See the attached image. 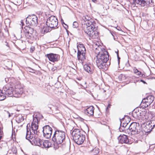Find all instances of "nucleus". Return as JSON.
I'll return each instance as SVG.
<instances>
[{"label":"nucleus","instance_id":"f257e3e1","mask_svg":"<svg viewBox=\"0 0 155 155\" xmlns=\"http://www.w3.org/2000/svg\"><path fill=\"white\" fill-rule=\"evenodd\" d=\"M82 21L85 22L83 25L84 31L90 37L95 38L97 33L95 22L91 19L89 15H88L83 16Z\"/></svg>","mask_w":155,"mask_h":155},{"label":"nucleus","instance_id":"f03ea898","mask_svg":"<svg viewBox=\"0 0 155 155\" xmlns=\"http://www.w3.org/2000/svg\"><path fill=\"white\" fill-rule=\"evenodd\" d=\"M95 52L97 54L96 61L97 65L100 69H104L106 62L109 59L108 52L104 49H101L99 46L96 48Z\"/></svg>","mask_w":155,"mask_h":155},{"label":"nucleus","instance_id":"7ed1b4c3","mask_svg":"<svg viewBox=\"0 0 155 155\" xmlns=\"http://www.w3.org/2000/svg\"><path fill=\"white\" fill-rule=\"evenodd\" d=\"M72 136L74 141L78 144H82L85 139V136L81 134L78 129H74L72 132Z\"/></svg>","mask_w":155,"mask_h":155},{"label":"nucleus","instance_id":"20e7f679","mask_svg":"<svg viewBox=\"0 0 155 155\" xmlns=\"http://www.w3.org/2000/svg\"><path fill=\"white\" fill-rule=\"evenodd\" d=\"M65 133L62 130H56L53 135L52 140L58 144H61L65 141Z\"/></svg>","mask_w":155,"mask_h":155},{"label":"nucleus","instance_id":"39448f33","mask_svg":"<svg viewBox=\"0 0 155 155\" xmlns=\"http://www.w3.org/2000/svg\"><path fill=\"white\" fill-rule=\"evenodd\" d=\"M78 50V58L79 60L81 61L86 59V49L83 45L79 44L77 45Z\"/></svg>","mask_w":155,"mask_h":155},{"label":"nucleus","instance_id":"423d86ee","mask_svg":"<svg viewBox=\"0 0 155 155\" xmlns=\"http://www.w3.org/2000/svg\"><path fill=\"white\" fill-rule=\"evenodd\" d=\"M46 23L50 28L54 29L58 25V21L55 16H52L47 19Z\"/></svg>","mask_w":155,"mask_h":155},{"label":"nucleus","instance_id":"0eeeda50","mask_svg":"<svg viewBox=\"0 0 155 155\" xmlns=\"http://www.w3.org/2000/svg\"><path fill=\"white\" fill-rule=\"evenodd\" d=\"M26 22L28 26H35L38 24V18L34 15L29 16L26 18Z\"/></svg>","mask_w":155,"mask_h":155},{"label":"nucleus","instance_id":"6e6552de","mask_svg":"<svg viewBox=\"0 0 155 155\" xmlns=\"http://www.w3.org/2000/svg\"><path fill=\"white\" fill-rule=\"evenodd\" d=\"M28 126H27V132L26 134V139L28 140L32 145H35L36 144L37 141L38 139L37 136H35L34 137L33 135L31 134V132L30 129L28 128Z\"/></svg>","mask_w":155,"mask_h":155},{"label":"nucleus","instance_id":"1a4fd4ad","mask_svg":"<svg viewBox=\"0 0 155 155\" xmlns=\"http://www.w3.org/2000/svg\"><path fill=\"white\" fill-rule=\"evenodd\" d=\"M140 128L138 123L134 122L130 125L129 129L131 132V134H140L141 132Z\"/></svg>","mask_w":155,"mask_h":155},{"label":"nucleus","instance_id":"9d476101","mask_svg":"<svg viewBox=\"0 0 155 155\" xmlns=\"http://www.w3.org/2000/svg\"><path fill=\"white\" fill-rule=\"evenodd\" d=\"M154 100L153 96L152 95H149L143 100L141 105L145 108L148 107L153 102Z\"/></svg>","mask_w":155,"mask_h":155},{"label":"nucleus","instance_id":"9b49d317","mask_svg":"<svg viewBox=\"0 0 155 155\" xmlns=\"http://www.w3.org/2000/svg\"><path fill=\"white\" fill-rule=\"evenodd\" d=\"M130 3L136 5V4L140 5L142 6H144L146 5H149L152 2V0H130Z\"/></svg>","mask_w":155,"mask_h":155},{"label":"nucleus","instance_id":"f8f14e48","mask_svg":"<svg viewBox=\"0 0 155 155\" xmlns=\"http://www.w3.org/2000/svg\"><path fill=\"white\" fill-rule=\"evenodd\" d=\"M43 132L45 137L49 139L51 137L52 129L49 125H46L43 127Z\"/></svg>","mask_w":155,"mask_h":155},{"label":"nucleus","instance_id":"ddd939ff","mask_svg":"<svg viewBox=\"0 0 155 155\" xmlns=\"http://www.w3.org/2000/svg\"><path fill=\"white\" fill-rule=\"evenodd\" d=\"M33 120L31 125V129L32 132L35 134H37L38 130V118L36 117H33Z\"/></svg>","mask_w":155,"mask_h":155},{"label":"nucleus","instance_id":"4468645a","mask_svg":"<svg viewBox=\"0 0 155 155\" xmlns=\"http://www.w3.org/2000/svg\"><path fill=\"white\" fill-rule=\"evenodd\" d=\"M5 96L6 95L8 97L14 96V88L12 87H9L5 86L3 88Z\"/></svg>","mask_w":155,"mask_h":155},{"label":"nucleus","instance_id":"2eb2a0df","mask_svg":"<svg viewBox=\"0 0 155 155\" xmlns=\"http://www.w3.org/2000/svg\"><path fill=\"white\" fill-rule=\"evenodd\" d=\"M23 88L20 84L15 86V89L14 90V96L19 97L23 93Z\"/></svg>","mask_w":155,"mask_h":155},{"label":"nucleus","instance_id":"dca6fc26","mask_svg":"<svg viewBox=\"0 0 155 155\" xmlns=\"http://www.w3.org/2000/svg\"><path fill=\"white\" fill-rule=\"evenodd\" d=\"M25 37L28 39H31L33 37V29L29 27H27L25 28Z\"/></svg>","mask_w":155,"mask_h":155},{"label":"nucleus","instance_id":"f3484780","mask_svg":"<svg viewBox=\"0 0 155 155\" xmlns=\"http://www.w3.org/2000/svg\"><path fill=\"white\" fill-rule=\"evenodd\" d=\"M50 61L52 62L57 61L59 58V56L56 54L50 53L45 55Z\"/></svg>","mask_w":155,"mask_h":155},{"label":"nucleus","instance_id":"a211bd4d","mask_svg":"<svg viewBox=\"0 0 155 155\" xmlns=\"http://www.w3.org/2000/svg\"><path fill=\"white\" fill-rule=\"evenodd\" d=\"M119 142L120 143H129V140L127 136L125 135H120L118 137Z\"/></svg>","mask_w":155,"mask_h":155},{"label":"nucleus","instance_id":"6ab92c4d","mask_svg":"<svg viewBox=\"0 0 155 155\" xmlns=\"http://www.w3.org/2000/svg\"><path fill=\"white\" fill-rule=\"evenodd\" d=\"M84 70L90 74H92L93 71L94 69L92 66L91 64H85L84 65Z\"/></svg>","mask_w":155,"mask_h":155},{"label":"nucleus","instance_id":"aec40b11","mask_svg":"<svg viewBox=\"0 0 155 155\" xmlns=\"http://www.w3.org/2000/svg\"><path fill=\"white\" fill-rule=\"evenodd\" d=\"M94 108L93 106H91L87 108L84 111L85 113L89 116L93 115Z\"/></svg>","mask_w":155,"mask_h":155},{"label":"nucleus","instance_id":"412c9836","mask_svg":"<svg viewBox=\"0 0 155 155\" xmlns=\"http://www.w3.org/2000/svg\"><path fill=\"white\" fill-rule=\"evenodd\" d=\"M49 27L46 25H43L41 28V32L42 33H47L51 31L49 29Z\"/></svg>","mask_w":155,"mask_h":155},{"label":"nucleus","instance_id":"4be33fe9","mask_svg":"<svg viewBox=\"0 0 155 155\" xmlns=\"http://www.w3.org/2000/svg\"><path fill=\"white\" fill-rule=\"evenodd\" d=\"M24 119L23 117L21 114H20L16 117V121L18 123H20L23 121Z\"/></svg>","mask_w":155,"mask_h":155},{"label":"nucleus","instance_id":"5701e85b","mask_svg":"<svg viewBox=\"0 0 155 155\" xmlns=\"http://www.w3.org/2000/svg\"><path fill=\"white\" fill-rule=\"evenodd\" d=\"M50 143L47 140H43L41 147L48 148L50 147Z\"/></svg>","mask_w":155,"mask_h":155},{"label":"nucleus","instance_id":"b1692460","mask_svg":"<svg viewBox=\"0 0 155 155\" xmlns=\"http://www.w3.org/2000/svg\"><path fill=\"white\" fill-rule=\"evenodd\" d=\"M6 96L3 91V90H0V101L4 100L6 98Z\"/></svg>","mask_w":155,"mask_h":155},{"label":"nucleus","instance_id":"393cba45","mask_svg":"<svg viewBox=\"0 0 155 155\" xmlns=\"http://www.w3.org/2000/svg\"><path fill=\"white\" fill-rule=\"evenodd\" d=\"M152 125L149 124L147 125L145 127V131L146 132H150L153 129V128H151Z\"/></svg>","mask_w":155,"mask_h":155},{"label":"nucleus","instance_id":"a878e982","mask_svg":"<svg viewBox=\"0 0 155 155\" xmlns=\"http://www.w3.org/2000/svg\"><path fill=\"white\" fill-rule=\"evenodd\" d=\"M133 71L134 74H136L139 76H140L141 74V73L140 71H138L136 68H134L133 69Z\"/></svg>","mask_w":155,"mask_h":155},{"label":"nucleus","instance_id":"bb28decb","mask_svg":"<svg viewBox=\"0 0 155 155\" xmlns=\"http://www.w3.org/2000/svg\"><path fill=\"white\" fill-rule=\"evenodd\" d=\"M43 141V140H41L39 139L38 138L37 141V143H36L37 144H35V145L41 147L42 146Z\"/></svg>","mask_w":155,"mask_h":155},{"label":"nucleus","instance_id":"cd10ccee","mask_svg":"<svg viewBox=\"0 0 155 155\" xmlns=\"http://www.w3.org/2000/svg\"><path fill=\"white\" fill-rule=\"evenodd\" d=\"M78 26V23L76 21H74L73 22V27L74 28H77Z\"/></svg>","mask_w":155,"mask_h":155},{"label":"nucleus","instance_id":"c85d7f7f","mask_svg":"<svg viewBox=\"0 0 155 155\" xmlns=\"http://www.w3.org/2000/svg\"><path fill=\"white\" fill-rule=\"evenodd\" d=\"M151 124H152V125L153 126L152 127L153 128L155 127V120H152L151 122Z\"/></svg>","mask_w":155,"mask_h":155},{"label":"nucleus","instance_id":"c756f323","mask_svg":"<svg viewBox=\"0 0 155 155\" xmlns=\"http://www.w3.org/2000/svg\"><path fill=\"white\" fill-rule=\"evenodd\" d=\"M117 58H118V64H119V63H120V58L119 57V55H118V53L117 52Z\"/></svg>","mask_w":155,"mask_h":155},{"label":"nucleus","instance_id":"7c9ffc66","mask_svg":"<svg viewBox=\"0 0 155 155\" xmlns=\"http://www.w3.org/2000/svg\"><path fill=\"white\" fill-rule=\"evenodd\" d=\"M20 23H21L20 25H21L22 26V27L24 25V23L23 20H21L20 21Z\"/></svg>","mask_w":155,"mask_h":155},{"label":"nucleus","instance_id":"2f4dec72","mask_svg":"<svg viewBox=\"0 0 155 155\" xmlns=\"http://www.w3.org/2000/svg\"><path fill=\"white\" fill-rule=\"evenodd\" d=\"M2 131L1 129V127H0V140H1L2 137V136H1V135L2 134Z\"/></svg>","mask_w":155,"mask_h":155},{"label":"nucleus","instance_id":"473e14b6","mask_svg":"<svg viewBox=\"0 0 155 155\" xmlns=\"http://www.w3.org/2000/svg\"><path fill=\"white\" fill-rule=\"evenodd\" d=\"M29 71L30 72H32L33 71H34V70H33V69H32L31 68H29Z\"/></svg>","mask_w":155,"mask_h":155},{"label":"nucleus","instance_id":"72a5a7b5","mask_svg":"<svg viewBox=\"0 0 155 155\" xmlns=\"http://www.w3.org/2000/svg\"><path fill=\"white\" fill-rule=\"evenodd\" d=\"M8 63L9 64L10 66L12 67V63L11 62H9Z\"/></svg>","mask_w":155,"mask_h":155},{"label":"nucleus","instance_id":"f704fd0d","mask_svg":"<svg viewBox=\"0 0 155 155\" xmlns=\"http://www.w3.org/2000/svg\"><path fill=\"white\" fill-rule=\"evenodd\" d=\"M7 112L8 113V117H10L11 115H10V113L8 111H7Z\"/></svg>","mask_w":155,"mask_h":155},{"label":"nucleus","instance_id":"c9c22d12","mask_svg":"<svg viewBox=\"0 0 155 155\" xmlns=\"http://www.w3.org/2000/svg\"><path fill=\"white\" fill-rule=\"evenodd\" d=\"M111 34L113 36H114V33L112 31H110Z\"/></svg>","mask_w":155,"mask_h":155},{"label":"nucleus","instance_id":"e433bc0d","mask_svg":"<svg viewBox=\"0 0 155 155\" xmlns=\"http://www.w3.org/2000/svg\"><path fill=\"white\" fill-rule=\"evenodd\" d=\"M92 0L93 2H97V0Z\"/></svg>","mask_w":155,"mask_h":155},{"label":"nucleus","instance_id":"4c0bfd02","mask_svg":"<svg viewBox=\"0 0 155 155\" xmlns=\"http://www.w3.org/2000/svg\"><path fill=\"white\" fill-rule=\"evenodd\" d=\"M117 29L118 30H119V31H120V30H121V28H117Z\"/></svg>","mask_w":155,"mask_h":155},{"label":"nucleus","instance_id":"58836bf2","mask_svg":"<svg viewBox=\"0 0 155 155\" xmlns=\"http://www.w3.org/2000/svg\"><path fill=\"white\" fill-rule=\"evenodd\" d=\"M13 134H14V132H13V131L12 130V136H13Z\"/></svg>","mask_w":155,"mask_h":155},{"label":"nucleus","instance_id":"ea45409f","mask_svg":"<svg viewBox=\"0 0 155 155\" xmlns=\"http://www.w3.org/2000/svg\"><path fill=\"white\" fill-rule=\"evenodd\" d=\"M82 86V87H83L84 88V89H85V88H86V87H84V86Z\"/></svg>","mask_w":155,"mask_h":155},{"label":"nucleus","instance_id":"a19ab883","mask_svg":"<svg viewBox=\"0 0 155 155\" xmlns=\"http://www.w3.org/2000/svg\"><path fill=\"white\" fill-rule=\"evenodd\" d=\"M78 80H81V79H78Z\"/></svg>","mask_w":155,"mask_h":155},{"label":"nucleus","instance_id":"79ce46f5","mask_svg":"<svg viewBox=\"0 0 155 155\" xmlns=\"http://www.w3.org/2000/svg\"><path fill=\"white\" fill-rule=\"evenodd\" d=\"M6 45L7 46H8V44H7Z\"/></svg>","mask_w":155,"mask_h":155}]
</instances>
